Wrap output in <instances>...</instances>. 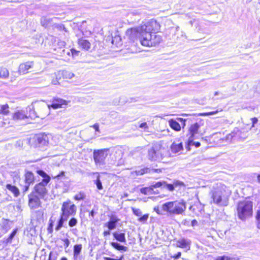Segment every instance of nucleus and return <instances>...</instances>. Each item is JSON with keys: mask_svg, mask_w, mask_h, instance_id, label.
Here are the masks:
<instances>
[{"mask_svg": "<svg viewBox=\"0 0 260 260\" xmlns=\"http://www.w3.org/2000/svg\"><path fill=\"white\" fill-rule=\"evenodd\" d=\"M176 246L177 247L182 249H186L187 250H190L191 241L189 240H187L182 238L176 240Z\"/></svg>", "mask_w": 260, "mask_h": 260, "instance_id": "nucleus-15", "label": "nucleus"}, {"mask_svg": "<svg viewBox=\"0 0 260 260\" xmlns=\"http://www.w3.org/2000/svg\"><path fill=\"white\" fill-rule=\"evenodd\" d=\"M36 172L43 179L41 182L35 184L32 191L28 196V205L31 209H35L41 206L40 199H44L47 194L46 186L51 180L50 177L44 171L39 170Z\"/></svg>", "mask_w": 260, "mask_h": 260, "instance_id": "nucleus-1", "label": "nucleus"}, {"mask_svg": "<svg viewBox=\"0 0 260 260\" xmlns=\"http://www.w3.org/2000/svg\"><path fill=\"white\" fill-rule=\"evenodd\" d=\"M77 43L79 47L85 51H88L91 47V43L84 38L78 39Z\"/></svg>", "mask_w": 260, "mask_h": 260, "instance_id": "nucleus-14", "label": "nucleus"}, {"mask_svg": "<svg viewBox=\"0 0 260 260\" xmlns=\"http://www.w3.org/2000/svg\"><path fill=\"white\" fill-rule=\"evenodd\" d=\"M116 222H114V221H108L106 222L105 225L108 228L109 230H112L116 228Z\"/></svg>", "mask_w": 260, "mask_h": 260, "instance_id": "nucleus-32", "label": "nucleus"}, {"mask_svg": "<svg viewBox=\"0 0 260 260\" xmlns=\"http://www.w3.org/2000/svg\"><path fill=\"white\" fill-rule=\"evenodd\" d=\"M153 191V187H151V186L149 187H143L140 189V192L145 195L152 194Z\"/></svg>", "mask_w": 260, "mask_h": 260, "instance_id": "nucleus-25", "label": "nucleus"}, {"mask_svg": "<svg viewBox=\"0 0 260 260\" xmlns=\"http://www.w3.org/2000/svg\"><path fill=\"white\" fill-rule=\"evenodd\" d=\"M255 219L257 223V227L260 229V210H257L256 212Z\"/></svg>", "mask_w": 260, "mask_h": 260, "instance_id": "nucleus-34", "label": "nucleus"}, {"mask_svg": "<svg viewBox=\"0 0 260 260\" xmlns=\"http://www.w3.org/2000/svg\"><path fill=\"white\" fill-rule=\"evenodd\" d=\"M222 109H220V110H216L215 111H210V112H203V113H198L197 114L198 116H209V115H213V114H216L217 113H218L219 112H220V111H222Z\"/></svg>", "mask_w": 260, "mask_h": 260, "instance_id": "nucleus-28", "label": "nucleus"}, {"mask_svg": "<svg viewBox=\"0 0 260 260\" xmlns=\"http://www.w3.org/2000/svg\"><path fill=\"white\" fill-rule=\"evenodd\" d=\"M110 220L111 221H114V222L117 223L120 220L119 219L117 218V217L115 215H112L110 216Z\"/></svg>", "mask_w": 260, "mask_h": 260, "instance_id": "nucleus-45", "label": "nucleus"}, {"mask_svg": "<svg viewBox=\"0 0 260 260\" xmlns=\"http://www.w3.org/2000/svg\"><path fill=\"white\" fill-rule=\"evenodd\" d=\"M113 236L114 239L117 241L122 243H125L126 238L124 233L114 232L113 233Z\"/></svg>", "mask_w": 260, "mask_h": 260, "instance_id": "nucleus-20", "label": "nucleus"}, {"mask_svg": "<svg viewBox=\"0 0 260 260\" xmlns=\"http://www.w3.org/2000/svg\"><path fill=\"white\" fill-rule=\"evenodd\" d=\"M82 248V246L81 244H75L73 246V256L74 260L76 259L80 254Z\"/></svg>", "mask_w": 260, "mask_h": 260, "instance_id": "nucleus-21", "label": "nucleus"}, {"mask_svg": "<svg viewBox=\"0 0 260 260\" xmlns=\"http://www.w3.org/2000/svg\"><path fill=\"white\" fill-rule=\"evenodd\" d=\"M60 260H68L67 258L63 256L60 258Z\"/></svg>", "mask_w": 260, "mask_h": 260, "instance_id": "nucleus-62", "label": "nucleus"}, {"mask_svg": "<svg viewBox=\"0 0 260 260\" xmlns=\"http://www.w3.org/2000/svg\"><path fill=\"white\" fill-rule=\"evenodd\" d=\"M54 220L52 219V217L49 219V224L47 229L48 234H52L53 232V224Z\"/></svg>", "mask_w": 260, "mask_h": 260, "instance_id": "nucleus-29", "label": "nucleus"}, {"mask_svg": "<svg viewBox=\"0 0 260 260\" xmlns=\"http://www.w3.org/2000/svg\"><path fill=\"white\" fill-rule=\"evenodd\" d=\"M154 211L158 215L161 214L160 211L158 207L154 208Z\"/></svg>", "mask_w": 260, "mask_h": 260, "instance_id": "nucleus-52", "label": "nucleus"}, {"mask_svg": "<svg viewBox=\"0 0 260 260\" xmlns=\"http://www.w3.org/2000/svg\"><path fill=\"white\" fill-rule=\"evenodd\" d=\"M211 198L213 203L217 205L225 206L228 204V197L224 194L221 190L213 191L211 194Z\"/></svg>", "mask_w": 260, "mask_h": 260, "instance_id": "nucleus-9", "label": "nucleus"}, {"mask_svg": "<svg viewBox=\"0 0 260 260\" xmlns=\"http://www.w3.org/2000/svg\"><path fill=\"white\" fill-rule=\"evenodd\" d=\"M198 222L196 219H193L191 221V225L192 226H195L197 224Z\"/></svg>", "mask_w": 260, "mask_h": 260, "instance_id": "nucleus-56", "label": "nucleus"}, {"mask_svg": "<svg viewBox=\"0 0 260 260\" xmlns=\"http://www.w3.org/2000/svg\"><path fill=\"white\" fill-rule=\"evenodd\" d=\"M157 151L158 149L155 147H152L148 150V156L151 159H153L156 156Z\"/></svg>", "mask_w": 260, "mask_h": 260, "instance_id": "nucleus-26", "label": "nucleus"}, {"mask_svg": "<svg viewBox=\"0 0 260 260\" xmlns=\"http://www.w3.org/2000/svg\"><path fill=\"white\" fill-rule=\"evenodd\" d=\"M30 185V184H26V185L24 186V188H23V192H26V191H27L28 190Z\"/></svg>", "mask_w": 260, "mask_h": 260, "instance_id": "nucleus-54", "label": "nucleus"}, {"mask_svg": "<svg viewBox=\"0 0 260 260\" xmlns=\"http://www.w3.org/2000/svg\"><path fill=\"white\" fill-rule=\"evenodd\" d=\"M197 209H198V205L197 204H193L189 208L190 210L192 211L196 214H198V212L196 211Z\"/></svg>", "mask_w": 260, "mask_h": 260, "instance_id": "nucleus-42", "label": "nucleus"}, {"mask_svg": "<svg viewBox=\"0 0 260 260\" xmlns=\"http://www.w3.org/2000/svg\"><path fill=\"white\" fill-rule=\"evenodd\" d=\"M110 245L115 249L119 251H126L127 249V247L121 245L117 242H112L110 243Z\"/></svg>", "mask_w": 260, "mask_h": 260, "instance_id": "nucleus-23", "label": "nucleus"}, {"mask_svg": "<svg viewBox=\"0 0 260 260\" xmlns=\"http://www.w3.org/2000/svg\"><path fill=\"white\" fill-rule=\"evenodd\" d=\"M165 185H166L167 188L169 191H173L175 189V187H174V183H173V184H167L166 183V184H165Z\"/></svg>", "mask_w": 260, "mask_h": 260, "instance_id": "nucleus-44", "label": "nucleus"}, {"mask_svg": "<svg viewBox=\"0 0 260 260\" xmlns=\"http://www.w3.org/2000/svg\"><path fill=\"white\" fill-rule=\"evenodd\" d=\"M188 145H193L196 147L197 148V147H199L201 146V143L199 142H193V140H192V142L189 143V138H188Z\"/></svg>", "mask_w": 260, "mask_h": 260, "instance_id": "nucleus-43", "label": "nucleus"}, {"mask_svg": "<svg viewBox=\"0 0 260 260\" xmlns=\"http://www.w3.org/2000/svg\"><path fill=\"white\" fill-rule=\"evenodd\" d=\"M86 195L84 191H80L76 194L74 197L73 199L75 201H83L85 199Z\"/></svg>", "mask_w": 260, "mask_h": 260, "instance_id": "nucleus-24", "label": "nucleus"}, {"mask_svg": "<svg viewBox=\"0 0 260 260\" xmlns=\"http://www.w3.org/2000/svg\"><path fill=\"white\" fill-rule=\"evenodd\" d=\"M253 213V204L251 201L243 200L239 201L236 206V214L239 219L245 221L251 218Z\"/></svg>", "mask_w": 260, "mask_h": 260, "instance_id": "nucleus-5", "label": "nucleus"}, {"mask_svg": "<svg viewBox=\"0 0 260 260\" xmlns=\"http://www.w3.org/2000/svg\"><path fill=\"white\" fill-rule=\"evenodd\" d=\"M187 115H188V114H182V116H187Z\"/></svg>", "mask_w": 260, "mask_h": 260, "instance_id": "nucleus-64", "label": "nucleus"}, {"mask_svg": "<svg viewBox=\"0 0 260 260\" xmlns=\"http://www.w3.org/2000/svg\"><path fill=\"white\" fill-rule=\"evenodd\" d=\"M35 62L34 61H27L20 63L18 68V73L19 75H25L34 69Z\"/></svg>", "mask_w": 260, "mask_h": 260, "instance_id": "nucleus-12", "label": "nucleus"}, {"mask_svg": "<svg viewBox=\"0 0 260 260\" xmlns=\"http://www.w3.org/2000/svg\"><path fill=\"white\" fill-rule=\"evenodd\" d=\"M77 206L70 200H67L62 202L60 209L59 219L55 227V230L58 231L63 226L64 222L70 217L75 216L77 213Z\"/></svg>", "mask_w": 260, "mask_h": 260, "instance_id": "nucleus-4", "label": "nucleus"}, {"mask_svg": "<svg viewBox=\"0 0 260 260\" xmlns=\"http://www.w3.org/2000/svg\"><path fill=\"white\" fill-rule=\"evenodd\" d=\"M89 215H91L92 217H93L94 216V212L93 211V210H91L90 212H89Z\"/></svg>", "mask_w": 260, "mask_h": 260, "instance_id": "nucleus-59", "label": "nucleus"}, {"mask_svg": "<svg viewBox=\"0 0 260 260\" xmlns=\"http://www.w3.org/2000/svg\"><path fill=\"white\" fill-rule=\"evenodd\" d=\"M170 127L176 132H179L181 130V125L175 119L171 118L168 120Z\"/></svg>", "mask_w": 260, "mask_h": 260, "instance_id": "nucleus-17", "label": "nucleus"}, {"mask_svg": "<svg viewBox=\"0 0 260 260\" xmlns=\"http://www.w3.org/2000/svg\"><path fill=\"white\" fill-rule=\"evenodd\" d=\"M95 174H98V175L97 176L96 180L94 182V183L96 184L97 188L99 190H102L103 189V186H102V182L100 180V176L98 173H95Z\"/></svg>", "mask_w": 260, "mask_h": 260, "instance_id": "nucleus-31", "label": "nucleus"}, {"mask_svg": "<svg viewBox=\"0 0 260 260\" xmlns=\"http://www.w3.org/2000/svg\"><path fill=\"white\" fill-rule=\"evenodd\" d=\"M96 132H99V125L98 123H95L92 125Z\"/></svg>", "mask_w": 260, "mask_h": 260, "instance_id": "nucleus-51", "label": "nucleus"}, {"mask_svg": "<svg viewBox=\"0 0 260 260\" xmlns=\"http://www.w3.org/2000/svg\"><path fill=\"white\" fill-rule=\"evenodd\" d=\"M122 258H123L122 256H121L118 259H114V258L109 257H104V259L105 260H122Z\"/></svg>", "mask_w": 260, "mask_h": 260, "instance_id": "nucleus-50", "label": "nucleus"}, {"mask_svg": "<svg viewBox=\"0 0 260 260\" xmlns=\"http://www.w3.org/2000/svg\"><path fill=\"white\" fill-rule=\"evenodd\" d=\"M139 127L144 128V129H148V125L146 122H144L141 123L139 125Z\"/></svg>", "mask_w": 260, "mask_h": 260, "instance_id": "nucleus-49", "label": "nucleus"}, {"mask_svg": "<svg viewBox=\"0 0 260 260\" xmlns=\"http://www.w3.org/2000/svg\"><path fill=\"white\" fill-rule=\"evenodd\" d=\"M10 113V107L8 104L0 105V114L8 115Z\"/></svg>", "mask_w": 260, "mask_h": 260, "instance_id": "nucleus-22", "label": "nucleus"}, {"mask_svg": "<svg viewBox=\"0 0 260 260\" xmlns=\"http://www.w3.org/2000/svg\"><path fill=\"white\" fill-rule=\"evenodd\" d=\"M109 148H103L94 150L93 152V158L96 165H103L105 164L106 157L108 156L107 152Z\"/></svg>", "mask_w": 260, "mask_h": 260, "instance_id": "nucleus-10", "label": "nucleus"}, {"mask_svg": "<svg viewBox=\"0 0 260 260\" xmlns=\"http://www.w3.org/2000/svg\"><path fill=\"white\" fill-rule=\"evenodd\" d=\"M162 210L169 215H182L186 209V204L183 200H175L162 204Z\"/></svg>", "mask_w": 260, "mask_h": 260, "instance_id": "nucleus-6", "label": "nucleus"}, {"mask_svg": "<svg viewBox=\"0 0 260 260\" xmlns=\"http://www.w3.org/2000/svg\"><path fill=\"white\" fill-rule=\"evenodd\" d=\"M251 127H254L255 126V124L258 121V119L255 117H252L251 118Z\"/></svg>", "mask_w": 260, "mask_h": 260, "instance_id": "nucleus-47", "label": "nucleus"}, {"mask_svg": "<svg viewBox=\"0 0 260 260\" xmlns=\"http://www.w3.org/2000/svg\"><path fill=\"white\" fill-rule=\"evenodd\" d=\"M51 255H52V252H51L49 254V258L48 259V260H52Z\"/></svg>", "mask_w": 260, "mask_h": 260, "instance_id": "nucleus-61", "label": "nucleus"}, {"mask_svg": "<svg viewBox=\"0 0 260 260\" xmlns=\"http://www.w3.org/2000/svg\"><path fill=\"white\" fill-rule=\"evenodd\" d=\"M9 76L8 70L3 67H0V78H6Z\"/></svg>", "mask_w": 260, "mask_h": 260, "instance_id": "nucleus-27", "label": "nucleus"}, {"mask_svg": "<svg viewBox=\"0 0 260 260\" xmlns=\"http://www.w3.org/2000/svg\"><path fill=\"white\" fill-rule=\"evenodd\" d=\"M49 142L48 135L44 133L33 135L28 140L29 145L36 148L47 146Z\"/></svg>", "mask_w": 260, "mask_h": 260, "instance_id": "nucleus-7", "label": "nucleus"}, {"mask_svg": "<svg viewBox=\"0 0 260 260\" xmlns=\"http://www.w3.org/2000/svg\"><path fill=\"white\" fill-rule=\"evenodd\" d=\"M125 36L130 41L134 42L139 40L142 46L147 47L157 46L162 41V38L160 35L151 34L133 27L126 30Z\"/></svg>", "mask_w": 260, "mask_h": 260, "instance_id": "nucleus-2", "label": "nucleus"}, {"mask_svg": "<svg viewBox=\"0 0 260 260\" xmlns=\"http://www.w3.org/2000/svg\"><path fill=\"white\" fill-rule=\"evenodd\" d=\"M133 213L134 215H135L137 216H140L142 214V212L140 209H136L134 208H133L132 209Z\"/></svg>", "mask_w": 260, "mask_h": 260, "instance_id": "nucleus-40", "label": "nucleus"}, {"mask_svg": "<svg viewBox=\"0 0 260 260\" xmlns=\"http://www.w3.org/2000/svg\"><path fill=\"white\" fill-rule=\"evenodd\" d=\"M203 120L200 119L199 121L191 124L188 130V136L189 138V143L192 142L196 135L200 132V128L203 125Z\"/></svg>", "mask_w": 260, "mask_h": 260, "instance_id": "nucleus-11", "label": "nucleus"}, {"mask_svg": "<svg viewBox=\"0 0 260 260\" xmlns=\"http://www.w3.org/2000/svg\"><path fill=\"white\" fill-rule=\"evenodd\" d=\"M78 223V220L75 217H72L68 222V225L70 228L76 226Z\"/></svg>", "mask_w": 260, "mask_h": 260, "instance_id": "nucleus-33", "label": "nucleus"}, {"mask_svg": "<svg viewBox=\"0 0 260 260\" xmlns=\"http://www.w3.org/2000/svg\"><path fill=\"white\" fill-rule=\"evenodd\" d=\"M133 28L146 31V32L151 34H155L159 31L160 25L156 20L151 19L139 26Z\"/></svg>", "mask_w": 260, "mask_h": 260, "instance_id": "nucleus-8", "label": "nucleus"}, {"mask_svg": "<svg viewBox=\"0 0 260 260\" xmlns=\"http://www.w3.org/2000/svg\"><path fill=\"white\" fill-rule=\"evenodd\" d=\"M47 109L44 105H38L36 107H27L14 111L12 114V119L15 121L28 118L39 117L43 118L47 115Z\"/></svg>", "mask_w": 260, "mask_h": 260, "instance_id": "nucleus-3", "label": "nucleus"}, {"mask_svg": "<svg viewBox=\"0 0 260 260\" xmlns=\"http://www.w3.org/2000/svg\"><path fill=\"white\" fill-rule=\"evenodd\" d=\"M173 183H174L175 187H185V184L183 182L178 181V180L174 181L173 182Z\"/></svg>", "mask_w": 260, "mask_h": 260, "instance_id": "nucleus-37", "label": "nucleus"}, {"mask_svg": "<svg viewBox=\"0 0 260 260\" xmlns=\"http://www.w3.org/2000/svg\"><path fill=\"white\" fill-rule=\"evenodd\" d=\"M149 214H146L138 219V221L142 222H145L148 219Z\"/></svg>", "mask_w": 260, "mask_h": 260, "instance_id": "nucleus-39", "label": "nucleus"}, {"mask_svg": "<svg viewBox=\"0 0 260 260\" xmlns=\"http://www.w3.org/2000/svg\"><path fill=\"white\" fill-rule=\"evenodd\" d=\"M6 188L11 191L15 197H17L20 194V191L17 187L11 184H7Z\"/></svg>", "mask_w": 260, "mask_h": 260, "instance_id": "nucleus-19", "label": "nucleus"}, {"mask_svg": "<svg viewBox=\"0 0 260 260\" xmlns=\"http://www.w3.org/2000/svg\"><path fill=\"white\" fill-rule=\"evenodd\" d=\"M17 230L14 229L12 232L11 233V234L9 235V237L7 239L6 242L7 243L11 242L12 241V239L13 238L15 235L16 234Z\"/></svg>", "mask_w": 260, "mask_h": 260, "instance_id": "nucleus-36", "label": "nucleus"}, {"mask_svg": "<svg viewBox=\"0 0 260 260\" xmlns=\"http://www.w3.org/2000/svg\"><path fill=\"white\" fill-rule=\"evenodd\" d=\"M70 51L71 53V55L73 57H76L78 56L80 51L79 50H76V49L73 48L70 49Z\"/></svg>", "mask_w": 260, "mask_h": 260, "instance_id": "nucleus-35", "label": "nucleus"}, {"mask_svg": "<svg viewBox=\"0 0 260 260\" xmlns=\"http://www.w3.org/2000/svg\"><path fill=\"white\" fill-rule=\"evenodd\" d=\"M62 241L64 242V247L65 248H67L69 247L70 245V241L68 238H64L62 240Z\"/></svg>", "mask_w": 260, "mask_h": 260, "instance_id": "nucleus-48", "label": "nucleus"}, {"mask_svg": "<svg viewBox=\"0 0 260 260\" xmlns=\"http://www.w3.org/2000/svg\"><path fill=\"white\" fill-rule=\"evenodd\" d=\"M161 169H153V172L157 173H159L161 172Z\"/></svg>", "mask_w": 260, "mask_h": 260, "instance_id": "nucleus-57", "label": "nucleus"}, {"mask_svg": "<svg viewBox=\"0 0 260 260\" xmlns=\"http://www.w3.org/2000/svg\"><path fill=\"white\" fill-rule=\"evenodd\" d=\"M178 119L180 121V122H183V128L185 126V121H186V120L185 119H183L182 118H178Z\"/></svg>", "mask_w": 260, "mask_h": 260, "instance_id": "nucleus-55", "label": "nucleus"}, {"mask_svg": "<svg viewBox=\"0 0 260 260\" xmlns=\"http://www.w3.org/2000/svg\"><path fill=\"white\" fill-rule=\"evenodd\" d=\"M214 260H239L237 257H230L226 255H223L216 257Z\"/></svg>", "mask_w": 260, "mask_h": 260, "instance_id": "nucleus-30", "label": "nucleus"}, {"mask_svg": "<svg viewBox=\"0 0 260 260\" xmlns=\"http://www.w3.org/2000/svg\"><path fill=\"white\" fill-rule=\"evenodd\" d=\"M136 173L138 175H142L144 174H146L148 173V169L147 168L141 169L139 170L136 171Z\"/></svg>", "mask_w": 260, "mask_h": 260, "instance_id": "nucleus-38", "label": "nucleus"}, {"mask_svg": "<svg viewBox=\"0 0 260 260\" xmlns=\"http://www.w3.org/2000/svg\"><path fill=\"white\" fill-rule=\"evenodd\" d=\"M165 184H166V182L163 181V182H157L155 183L154 184L151 185V187H153V189L154 188H158L161 187L162 185H165Z\"/></svg>", "mask_w": 260, "mask_h": 260, "instance_id": "nucleus-41", "label": "nucleus"}, {"mask_svg": "<svg viewBox=\"0 0 260 260\" xmlns=\"http://www.w3.org/2000/svg\"><path fill=\"white\" fill-rule=\"evenodd\" d=\"M67 104L68 102L67 101L58 98H54L52 99V104L49 105L48 106L49 109L52 108L53 109H57L61 108L63 105H67Z\"/></svg>", "mask_w": 260, "mask_h": 260, "instance_id": "nucleus-13", "label": "nucleus"}, {"mask_svg": "<svg viewBox=\"0 0 260 260\" xmlns=\"http://www.w3.org/2000/svg\"><path fill=\"white\" fill-rule=\"evenodd\" d=\"M110 230H108V231H105L103 232V235L104 236V237H106L108 235H110Z\"/></svg>", "mask_w": 260, "mask_h": 260, "instance_id": "nucleus-53", "label": "nucleus"}, {"mask_svg": "<svg viewBox=\"0 0 260 260\" xmlns=\"http://www.w3.org/2000/svg\"><path fill=\"white\" fill-rule=\"evenodd\" d=\"M257 180H258V182L260 183V174H258L257 175Z\"/></svg>", "mask_w": 260, "mask_h": 260, "instance_id": "nucleus-63", "label": "nucleus"}, {"mask_svg": "<svg viewBox=\"0 0 260 260\" xmlns=\"http://www.w3.org/2000/svg\"><path fill=\"white\" fill-rule=\"evenodd\" d=\"M183 149V145L182 142L177 144L173 143L171 145V150L173 153H178Z\"/></svg>", "mask_w": 260, "mask_h": 260, "instance_id": "nucleus-18", "label": "nucleus"}, {"mask_svg": "<svg viewBox=\"0 0 260 260\" xmlns=\"http://www.w3.org/2000/svg\"><path fill=\"white\" fill-rule=\"evenodd\" d=\"M181 252L180 251L177 252L175 254H174L173 255L171 256V258H173L174 259H177L179 258L181 256Z\"/></svg>", "mask_w": 260, "mask_h": 260, "instance_id": "nucleus-46", "label": "nucleus"}, {"mask_svg": "<svg viewBox=\"0 0 260 260\" xmlns=\"http://www.w3.org/2000/svg\"><path fill=\"white\" fill-rule=\"evenodd\" d=\"M63 175H64V172L63 171H62L60 174H59L58 175H57L56 176H55L54 178H58L59 176H62Z\"/></svg>", "mask_w": 260, "mask_h": 260, "instance_id": "nucleus-58", "label": "nucleus"}, {"mask_svg": "<svg viewBox=\"0 0 260 260\" xmlns=\"http://www.w3.org/2000/svg\"><path fill=\"white\" fill-rule=\"evenodd\" d=\"M186 149L187 151H189L190 150V145H188V143H187Z\"/></svg>", "mask_w": 260, "mask_h": 260, "instance_id": "nucleus-60", "label": "nucleus"}, {"mask_svg": "<svg viewBox=\"0 0 260 260\" xmlns=\"http://www.w3.org/2000/svg\"><path fill=\"white\" fill-rule=\"evenodd\" d=\"M24 182L27 184H31L35 181V177L31 171H26L24 174Z\"/></svg>", "mask_w": 260, "mask_h": 260, "instance_id": "nucleus-16", "label": "nucleus"}]
</instances>
